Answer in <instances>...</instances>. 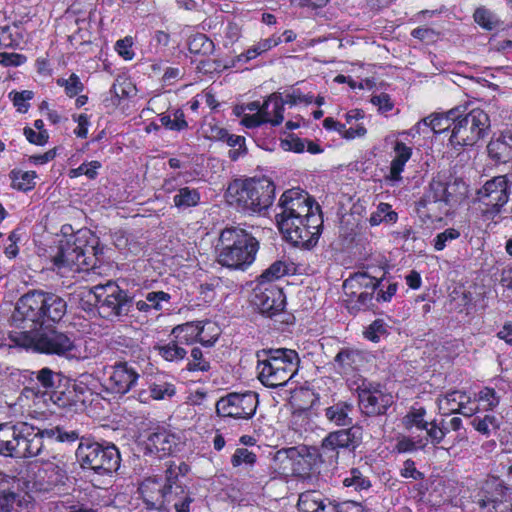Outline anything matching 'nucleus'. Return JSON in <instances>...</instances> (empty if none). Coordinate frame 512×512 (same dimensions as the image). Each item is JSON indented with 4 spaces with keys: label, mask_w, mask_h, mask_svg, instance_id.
<instances>
[{
    "label": "nucleus",
    "mask_w": 512,
    "mask_h": 512,
    "mask_svg": "<svg viewBox=\"0 0 512 512\" xmlns=\"http://www.w3.org/2000/svg\"><path fill=\"white\" fill-rule=\"evenodd\" d=\"M36 380L41 386L47 390L57 388L62 381V374L51 370L50 368H42L36 373Z\"/></svg>",
    "instance_id": "a18cd8bd"
},
{
    "label": "nucleus",
    "mask_w": 512,
    "mask_h": 512,
    "mask_svg": "<svg viewBox=\"0 0 512 512\" xmlns=\"http://www.w3.org/2000/svg\"><path fill=\"white\" fill-rule=\"evenodd\" d=\"M343 485L353 487L356 491L367 490L371 486L370 481L357 468L351 469L349 476L343 479Z\"/></svg>",
    "instance_id": "3c124183"
},
{
    "label": "nucleus",
    "mask_w": 512,
    "mask_h": 512,
    "mask_svg": "<svg viewBox=\"0 0 512 512\" xmlns=\"http://www.w3.org/2000/svg\"><path fill=\"white\" fill-rule=\"evenodd\" d=\"M10 178L14 189L28 191L35 186L36 173L34 171L12 170Z\"/></svg>",
    "instance_id": "a19ab883"
},
{
    "label": "nucleus",
    "mask_w": 512,
    "mask_h": 512,
    "mask_svg": "<svg viewBox=\"0 0 512 512\" xmlns=\"http://www.w3.org/2000/svg\"><path fill=\"white\" fill-rule=\"evenodd\" d=\"M387 333V325L381 319L375 320L365 331V337L373 342L379 341Z\"/></svg>",
    "instance_id": "774afa93"
},
{
    "label": "nucleus",
    "mask_w": 512,
    "mask_h": 512,
    "mask_svg": "<svg viewBox=\"0 0 512 512\" xmlns=\"http://www.w3.org/2000/svg\"><path fill=\"white\" fill-rule=\"evenodd\" d=\"M258 378L266 387L286 385L297 373L300 358L293 349L270 348L256 353Z\"/></svg>",
    "instance_id": "f03ea898"
},
{
    "label": "nucleus",
    "mask_w": 512,
    "mask_h": 512,
    "mask_svg": "<svg viewBox=\"0 0 512 512\" xmlns=\"http://www.w3.org/2000/svg\"><path fill=\"white\" fill-rule=\"evenodd\" d=\"M430 127L434 133H441L446 130L452 131V118L448 117V111L444 114H433L418 122L415 126L417 133H420L421 126Z\"/></svg>",
    "instance_id": "e433bc0d"
},
{
    "label": "nucleus",
    "mask_w": 512,
    "mask_h": 512,
    "mask_svg": "<svg viewBox=\"0 0 512 512\" xmlns=\"http://www.w3.org/2000/svg\"><path fill=\"white\" fill-rule=\"evenodd\" d=\"M41 441L44 438L56 439L58 442H75L79 439V434L75 430L67 431L60 426L40 429Z\"/></svg>",
    "instance_id": "37998d69"
},
{
    "label": "nucleus",
    "mask_w": 512,
    "mask_h": 512,
    "mask_svg": "<svg viewBox=\"0 0 512 512\" xmlns=\"http://www.w3.org/2000/svg\"><path fill=\"white\" fill-rule=\"evenodd\" d=\"M355 297V300L353 297L349 300V309L365 310L372 304L373 292L364 291L357 295L355 294Z\"/></svg>",
    "instance_id": "0e129e2a"
},
{
    "label": "nucleus",
    "mask_w": 512,
    "mask_h": 512,
    "mask_svg": "<svg viewBox=\"0 0 512 512\" xmlns=\"http://www.w3.org/2000/svg\"><path fill=\"white\" fill-rule=\"evenodd\" d=\"M94 249L93 245H87L86 239L78 234L60 242L52 262L60 273L66 270L79 271L91 265L89 259L95 255Z\"/></svg>",
    "instance_id": "f8f14e48"
},
{
    "label": "nucleus",
    "mask_w": 512,
    "mask_h": 512,
    "mask_svg": "<svg viewBox=\"0 0 512 512\" xmlns=\"http://www.w3.org/2000/svg\"><path fill=\"white\" fill-rule=\"evenodd\" d=\"M426 410L424 408H413L403 418V425L406 429L416 427L417 429L424 430L429 426V422L425 420Z\"/></svg>",
    "instance_id": "de8ad7c7"
},
{
    "label": "nucleus",
    "mask_w": 512,
    "mask_h": 512,
    "mask_svg": "<svg viewBox=\"0 0 512 512\" xmlns=\"http://www.w3.org/2000/svg\"><path fill=\"white\" fill-rule=\"evenodd\" d=\"M288 273L287 265L282 261H275L259 277L258 281L264 280L272 283Z\"/></svg>",
    "instance_id": "5fc2aeb1"
},
{
    "label": "nucleus",
    "mask_w": 512,
    "mask_h": 512,
    "mask_svg": "<svg viewBox=\"0 0 512 512\" xmlns=\"http://www.w3.org/2000/svg\"><path fill=\"white\" fill-rule=\"evenodd\" d=\"M9 97H11L14 106L17 108V110L21 113L27 112L29 108V104L27 103L28 100L32 99L33 92L24 90L21 92H10Z\"/></svg>",
    "instance_id": "e2e57ef3"
},
{
    "label": "nucleus",
    "mask_w": 512,
    "mask_h": 512,
    "mask_svg": "<svg viewBox=\"0 0 512 512\" xmlns=\"http://www.w3.org/2000/svg\"><path fill=\"white\" fill-rule=\"evenodd\" d=\"M474 21L484 30L493 31L498 29L502 21L495 12L485 6L478 7L473 14Z\"/></svg>",
    "instance_id": "58836bf2"
},
{
    "label": "nucleus",
    "mask_w": 512,
    "mask_h": 512,
    "mask_svg": "<svg viewBox=\"0 0 512 512\" xmlns=\"http://www.w3.org/2000/svg\"><path fill=\"white\" fill-rule=\"evenodd\" d=\"M17 346L32 348L41 353L58 355L67 359L85 358L76 343L74 334L56 328L34 332L32 335H22Z\"/></svg>",
    "instance_id": "39448f33"
},
{
    "label": "nucleus",
    "mask_w": 512,
    "mask_h": 512,
    "mask_svg": "<svg viewBox=\"0 0 512 512\" xmlns=\"http://www.w3.org/2000/svg\"><path fill=\"white\" fill-rule=\"evenodd\" d=\"M201 329L198 325L192 323H186L182 326H177L172 330V334L176 340L171 341L164 345L156 347L159 354L167 361H178L185 358L187 351L182 346L183 343L189 344L190 340H193L200 336Z\"/></svg>",
    "instance_id": "6ab92c4d"
},
{
    "label": "nucleus",
    "mask_w": 512,
    "mask_h": 512,
    "mask_svg": "<svg viewBox=\"0 0 512 512\" xmlns=\"http://www.w3.org/2000/svg\"><path fill=\"white\" fill-rule=\"evenodd\" d=\"M361 361L362 355L359 350L345 347L336 354L333 365L338 373L345 375L354 371Z\"/></svg>",
    "instance_id": "c85d7f7f"
},
{
    "label": "nucleus",
    "mask_w": 512,
    "mask_h": 512,
    "mask_svg": "<svg viewBox=\"0 0 512 512\" xmlns=\"http://www.w3.org/2000/svg\"><path fill=\"white\" fill-rule=\"evenodd\" d=\"M217 261L220 265L234 270L247 269L256 258L258 240L246 230L229 227L221 231Z\"/></svg>",
    "instance_id": "f257e3e1"
},
{
    "label": "nucleus",
    "mask_w": 512,
    "mask_h": 512,
    "mask_svg": "<svg viewBox=\"0 0 512 512\" xmlns=\"http://www.w3.org/2000/svg\"><path fill=\"white\" fill-rule=\"evenodd\" d=\"M470 402L471 398L465 392L454 390L439 399V409L444 414L457 413L461 406Z\"/></svg>",
    "instance_id": "72a5a7b5"
},
{
    "label": "nucleus",
    "mask_w": 512,
    "mask_h": 512,
    "mask_svg": "<svg viewBox=\"0 0 512 512\" xmlns=\"http://www.w3.org/2000/svg\"><path fill=\"white\" fill-rule=\"evenodd\" d=\"M57 85L63 87L65 94L70 98L77 96L84 90V84L75 73H72L67 79L59 78Z\"/></svg>",
    "instance_id": "8fccbe9b"
},
{
    "label": "nucleus",
    "mask_w": 512,
    "mask_h": 512,
    "mask_svg": "<svg viewBox=\"0 0 512 512\" xmlns=\"http://www.w3.org/2000/svg\"><path fill=\"white\" fill-rule=\"evenodd\" d=\"M427 446L426 438H419L414 440L413 438L403 436L398 439L395 450L398 453L414 452L418 449H424Z\"/></svg>",
    "instance_id": "603ef678"
},
{
    "label": "nucleus",
    "mask_w": 512,
    "mask_h": 512,
    "mask_svg": "<svg viewBox=\"0 0 512 512\" xmlns=\"http://www.w3.org/2000/svg\"><path fill=\"white\" fill-rule=\"evenodd\" d=\"M214 43L205 34H197L189 40L191 53L208 55L212 53Z\"/></svg>",
    "instance_id": "09e8293b"
},
{
    "label": "nucleus",
    "mask_w": 512,
    "mask_h": 512,
    "mask_svg": "<svg viewBox=\"0 0 512 512\" xmlns=\"http://www.w3.org/2000/svg\"><path fill=\"white\" fill-rule=\"evenodd\" d=\"M43 304V320L58 322L66 314V301L56 294L43 292Z\"/></svg>",
    "instance_id": "c756f323"
},
{
    "label": "nucleus",
    "mask_w": 512,
    "mask_h": 512,
    "mask_svg": "<svg viewBox=\"0 0 512 512\" xmlns=\"http://www.w3.org/2000/svg\"><path fill=\"white\" fill-rule=\"evenodd\" d=\"M393 404V396L379 389H362L359 392V406L367 416H377L386 413Z\"/></svg>",
    "instance_id": "5701e85b"
},
{
    "label": "nucleus",
    "mask_w": 512,
    "mask_h": 512,
    "mask_svg": "<svg viewBox=\"0 0 512 512\" xmlns=\"http://www.w3.org/2000/svg\"><path fill=\"white\" fill-rule=\"evenodd\" d=\"M191 358L187 365L189 371L206 372L210 369V363L204 358L203 352L199 347H194L191 350Z\"/></svg>",
    "instance_id": "4d7b16f0"
},
{
    "label": "nucleus",
    "mask_w": 512,
    "mask_h": 512,
    "mask_svg": "<svg viewBox=\"0 0 512 512\" xmlns=\"http://www.w3.org/2000/svg\"><path fill=\"white\" fill-rule=\"evenodd\" d=\"M337 449L355 451L361 443L360 428L351 425L344 429L331 431L325 436Z\"/></svg>",
    "instance_id": "a878e982"
},
{
    "label": "nucleus",
    "mask_w": 512,
    "mask_h": 512,
    "mask_svg": "<svg viewBox=\"0 0 512 512\" xmlns=\"http://www.w3.org/2000/svg\"><path fill=\"white\" fill-rule=\"evenodd\" d=\"M101 168L99 161H91L89 163H82L79 167L69 171L70 178H76L81 175L87 176L89 179H95L98 175V170Z\"/></svg>",
    "instance_id": "6e6d98bb"
},
{
    "label": "nucleus",
    "mask_w": 512,
    "mask_h": 512,
    "mask_svg": "<svg viewBox=\"0 0 512 512\" xmlns=\"http://www.w3.org/2000/svg\"><path fill=\"white\" fill-rule=\"evenodd\" d=\"M256 454L249 451L247 448H237L231 457V464L234 467L246 465L251 467L256 462Z\"/></svg>",
    "instance_id": "13d9d810"
},
{
    "label": "nucleus",
    "mask_w": 512,
    "mask_h": 512,
    "mask_svg": "<svg viewBox=\"0 0 512 512\" xmlns=\"http://www.w3.org/2000/svg\"><path fill=\"white\" fill-rule=\"evenodd\" d=\"M278 207L280 211L275 216L276 222L321 212L319 205L314 206V200L309 194L299 188L285 191L280 197Z\"/></svg>",
    "instance_id": "2eb2a0df"
},
{
    "label": "nucleus",
    "mask_w": 512,
    "mask_h": 512,
    "mask_svg": "<svg viewBox=\"0 0 512 512\" xmlns=\"http://www.w3.org/2000/svg\"><path fill=\"white\" fill-rule=\"evenodd\" d=\"M472 425L474 428L484 435L490 434V428L497 429L499 427V423L495 416L486 415L484 418H475L472 421Z\"/></svg>",
    "instance_id": "680f3d73"
},
{
    "label": "nucleus",
    "mask_w": 512,
    "mask_h": 512,
    "mask_svg": "<svg viewBox=\"0 0 512 512\" xmlns=\"http://www.w3.org/2000/svg\"><path fill=\"white\" fill-rule=\"evenodd\" d=\"M51 399L58 407L73 411L82 409L85 403V400L77 394V385H73V389L66 391H54Z\"/></svg>",
    "instance_id": "2f4dec72"
},
{
    "label": "nucleus",
    "mask_w": 512,
    "mask_h": 512,
    "mask_svg": "<svg viewBox=\"0 0 512 512\" xmlns=\"http://www.w3.org/2000/svg\"><path fill=\"white\" fill-rule=\"evenodd\" d=\"M468 188L466 183L459 178L446 183V202L450 211L467 196Z\"/></svg>",
    "instance_id": "c9c22d12"
},
{
    "label": "nucleus",
    "mask_w": 512,
    "mask_h": 512,
    "mask_svg": "<svg viewBox=\"0 0 512 512\" xmlns=\"http://www.w3.org/2000/svg\"><path fill=\"white\" fill-rule=\"evenodd\" d=\"M277 226L284 238L294 246L313 248L321 235L323 218L321 212L305 217L281 219Z\"/></svg>",
    "instance_id": "9d476101"
},
{
    "label": "nucleus",
    "mask_w": 512,
    "mask_h": 512,
    "mask_svg": "<svg viewBox=\"0 0 512 512\" xmlns=\"http://www.w3.org/2000/svg\"><path fill=\"white\" fill-rule=\"evenodd\" d=\"M275 197L274 183L263 178L236 179L226 191V198L231 205L243 212L261 213L269 208Z\"/></svg>",
    "instance_id": "7ed1b4c3"
},
{
    "label": "nucleus",
    "mask_w": 512,
    "mask_h": 512,
    "mask_svg": "<svg viewBox=\"0 0 512 512\" xmlns=\"http://www.w3.org/2000/svg\"><path fill=\"white\" fill-rule=\"evenodd\" d=\"M448 117L452 118V145H474L484 136L490 125L488 114L479 108L466 112L465 107H455L448 111Z\"/></svg>",
    "instance_id": "6e6552de"
},
{
    "label": "nucleus",
    "mask_w": 512,
    "mask_h": 512,
    "mask_svg": "<svg viewBox=\"0 0 512 512\" xmlns=\"http://www.w3.org/2000/svg\"><path fill=\"white\" fill-rule=\"evenodd\" d=\"M394 151L396 156L391 162L389 178L392 181H399L401 180V173L404 166L412 155V150L403 142H396Z\"/></svg>",
    "instance_id": "473e14b6"
},
{
    "label": "nucleus",
    "mask_w": 512,
    "mask_h": 512,
    "mask_svg": "<svg viewBox=\"0 0 512 512\" xmlns=\"http://www.w3.org/2000/svg\"><path fill=\"white\" fill-rule=\"evenodd\" d=\"M487 152L495 162L506 163L512 158V134L502 133L487 145Z\"/></svg>",
    "instance_id": "bb28decb"
},
{
    "label": "nucleus",
    "mask_w": 512,
    "mask_h": 512,
    "mask_svg": "<svg viewBox=\"0 0 512 512\" xmlns=\"http://www.w3.org/2000/svg\"><path fill=\"white\" fill-rule=\"evenodd\" d=\"M354 405L348 401H337L324 409L326 421L336 427H349L353 425Z\"/></svg>",
    "instance_id": "393cba45"
},
{
    "label": "nucleus",
    "mask_w": 512,
    "mask_h": 512,
    "mask_svg": "<svg viewBox=\"0 0 512 512\" xmlns=\"http://www.w3.org/2000/svg\"><path fill=\"white\" fill-rule=\"evenodd\" d=\"M200 199L201 196L198 189L184 186L178 188L177 193L173 196V203L178 209L184 210L197 206L200 203Z\"/></svg>",
    "instance_id": "f704fd0d"
},
{
    "label": "nucleus",
    "mask_w": 512,
    "mask_h": 512,
    "mask_svg": "<svg viewBox=\"0 0 512 512\" xmlns=\"http://www.w3.org/2000/svg\"><path fill=\"white\" fill-rule=\"evenodd\" d=\"M325 497L314 490L301 493L298 499V509L300 512H318L320 511Z\"/></svg>",
    "instance_id": "4c0bfd02"
},
{
    "label": "nucleus",
    "mask_w": 512,
    "mask_h": 512,
    "mask_svg": "<svg viewBox=\"0 0 512 512\" xmlns=\"http://www.w3.org/2000/svg\"><path fill=\"white\" fill-rule=\"evenodd\" d=\"M284 99L281 93H273L265 101L260 108V113L266 123L277 126L283 122L284 119Z\"/></svg>",
    "instance_id": "cd10ccee"
},
{
    "label": "nucleus",
    "mask_w": 512,
    "mask_h": 512,
    "mask_svg": "<svg viewBox=\"0 0 512 512\" xmlns=\"http://www.w3.org/2000/svg\"><path fill=\"white\" fill-rule=\"evenodd\" d=\"M317 462L321 461L330 466H336L339 459V449L334 446L326 437L321 441L319 448H316Z\"/></svg>",
    "instance_id": "79ce46f5"
},
{
    "label": "nucleus",
    "mask_w": 512,
    "mask_h": 512,
    "mask_svg": "<svg viewBox=\"0 0 512 512\" xmlns=\"http://www.w3.org/2000/svg\"><path fill=\"white\" fill-rule=\"evenodd\" d=\"M275 461L283 473L305 477L317 463L316 448L303 445L281 449L277 451Z\"/></svg>",
    "instance_id": "ddd939ff"
},
{
    "label": "nucleus",
    "mask_w": 512,
    "mask_h": 512,
    "mask_svg": "<svg viewBox=\"0 0 512 512\" xmlns=\"http://www.w3.org/2000/svg\"><path fill=\"white\" fill-rule=\"evenodd\" d=\"M418 212L430 219L441 220L443 216L450 214L449 205L446 202V183L433 180L428 190L417 203Z\"/></svg>",
    "instance_id": "dca6fc26"
},
{
    "label": "nucleus",
    "mask_w": 512,
    "mask_h": 512,
    "mask_svg": "<svg viewBox=\"0 0 512 512\" xmlns=\"http://www.w3.org/2000/svg\"><path fill=\"white\" fill-rule=\"evenodd\" d=\"M281 43L280 36H271L266 39H261L252 47L247 49L245 52L237 55L233 60V65L235 66L237 63H248L249 61L257 58L258 56L266 53L273 47L279 45Z\"/></svg>",
    "instance_id": "7c9ffc66"
},
{
    "label": "nucleus",
    "mask_w": 512,
    "mask_h": 512,
    "mask_svg": "<svg viewBox=\"0 0 512 512\" xmlns=\"http://www.w3.org/2000/svg\"><path fill=\"white\" fill-rule=\"evenodd\" d=\"M22 39L23 35L20 32L19 26L17 24L0 27V47L15 48L19 46Z\"/></svg>",
    "instance_id": "ea45409f"
},
{
    "label": "nucleus",
    "mask_w": 512,
    "mask_h": 512,
    "mask_svg": "<svg viewBox=\"0 0 512 512\" xmlns=\"http://www.w3.org/2000/svg\"><path fill=\"white\" fill-rule=\"evenodd\" d=\"M358 507L353 502L338 503L325 498L324 503L318 512H357Z\"/></svg>",
    "instance_id": "052dcab7"
},
{
    "label": "nucleus",
    "mask_w": 512,
    "mask_h": 512,
    "mask_svg": "<svg viewBox=\"0 0 512 512\" xmlns=\"http://www.w3.org/2000/svg\"><path fill=\"white\" fill-rule=\"evenodd\" d=\"M481 508H492L488 512H511L512 505L507 500L486 497L479 501Z\"/></svg>",
    "instance_id": "bf43d9fd"
},
{
    "label": "nucleus",
    "mask_w": 512,
    "mask_h": 512,
    "mask_svg": "<svg viewBox=\"0 0 512 512\" xmlns=\"http://www.w3.org/2000/svg\"><path fill=\"white\" fill-rule=\"evenodd\" d=\"M15 478L0 473V512H28V502L15 491Z\"/></svg>",
    "instance_id": "4be33fe9"
},
{
    "label": "nucleus",
    "mask_w": 512,
    "mask_h": 512,
    "mask_svg": "<svg viewBox=\"0 0 512 512\" xmlns=\"http://www.w3.org/2000/svg\"><path fill=\"white\" fill-rule=\"evenodd\" d=\"M43 447L39 428L27 422L0 424V455L33 458L41 454Z\"/></svg>",
    "instance_id": "20e7f679"
},
{
    "label": "nucleus",
    "mask_w": 512,
    "mask_h": 512,
    "mask_svg": "<svg viewBox=\"0 0 512 512\" xmlns=\"http://www.w3.org/2000/svg\"><path fill=\"white\" fill-rule=\"evenodd\" d=\"M425 430L434 445L441 443L449 432V428L438 425L436 421L429 422V426Z\"/></svg>",
    "instance_id": "69168bd1"
},
{
    "label": "nucleus",
    "mask_w": 512,
    "mask_h": 512,
    "mask_svg": "<svg viewBox=\"0 0 512 512\" xmlns=\"http://www.w3.org/2000/svg\"><path fill=\"white\" fill-rule=\"evenodd\" d=\"M164 489H166V479L164 482L157 478L149 477L140 485V493L147 508L162 510Z\"/></svg>",
    "instance_id": "b1692460"
},
{
    "label": "nucleus",
    "mask_w": 512,
    "mask_h": 512,
    "mask_svg": "<svg viewBox=\"0 0 512 512\" xmlns=\"http://www.w3.org/2000/svg\"><path fill=\"white\" fill-rule=\"evenodd\" d=\"M460 236V232L454 228H448L443 232L439 233L434 240V248L437 251H441L446 247L447 242L457 239Z\"/></svg>",
    "instance_id": "338daca9"
},
{
    "label": "nucleus",
    "mask_w": 512,
    "mask_h": 512,
    "mask_svg": "<svg viewBox=\"0 0 512 512\" xmlns=\"http://www.w3.org/2000/svg\"><path fill=\"white\" fill-rule=\"evenodd\" d=\"M178 445V437L164 428H157L147 434L140 442L145 455H154L163 458L174 452Z\"/></svg>",
    "instance_id": "412c9836"
},
{
    "label": "nucleus",
    "mask_w": 512,
    "mask_h": 512,
    "mask_svg": "<svg viewBox=\"0 0 512 512\" xmlns=\"http://www.w3.org/2000/svg\"><path fill=\"white\" fill-rule=\"evenodd\" d=\"M192 494L179 481L177 468L169 466L166 470V489H164L163 509L172 506L176 512H190Z\"/></svg>",
    "instance_id": "a211bd4d"
},
{
    "label": "nucleus",
    "mask_w": 512,
    "mask_h": 512,
    "mask_svg": "<svg viewBox=\"0 0 512 512\" xmlns=\"http://www.w3.org/2000/svg\"><path fill=\"white\" fill-rule=\"evenodd\" d=\"M82 300L97 307L99 315L107 320H119L128 315L132 307V298L127 291L121 289L115 282L108 281L84 291Z\"/></svg>",
    "instance_id": "423d86ee"
},
{
    "label": "nucleus",
    "mask_w": 512,
    "mask_h": 512,
    "mask_svg": "<svg viewBox=\"0 0 512 512\" xmlns=\"http://www.w3.org/2000/svg\"><path fill=\"white\" fill-rule=\"evenodd\" d=\"M43 291L33 290L20 297L12 313L9 339L16 346L20 336L32 335L43 323Z\"/></svg>",
    "instance_id": "0eeeda50"
},
{
    "label": "nucleus",
    "mask_w": 512,
    "mask_h": 512,
    "mask_svg": "<svg viewBox=\"0 0 512 512\" xmlns=\"http://www.w3.org/2000/svg\"><path fill=\"white\" fill-rule=\"evenodd\" d=\"M150 395L154 400H164L175 395L176 389L172 383L158 380L149 385Z\"/></svg>",
    "instance_id": "49530a36"
},
{
    "label": "nucleus",
    "mask_w": 512,
    "mask_h": 512,
    "mask_svg": "<svg viewBox=\"0 0 512 512\" xmlns=\"http://www.w3.org/2000/svg\"><path fill=\"white\" fill-rule=\"evenodd\" d=\"M511 186L512 173H509L492 177L477 190L476 200L484 219L494 220L501 213L509 200Z\"/></svg>",
    "instance_id": "9b49d317"
},
{
    "label": "nucleus",
    "mask_w": 512,
    "mask_h": 512,
    "mask_svg": "<svg viewBox=\"0 0 512 512\" xmlns=\"http://www.w3.org/2000/svg\"><path fill=\"white\" fill-rule=\"evenodd\" d=\"M108 389L120 395H124L132 390L140 377L134 364L129 362H117L112 365L108 371Z\"/></svg>",
    "instance_id": "aec40b11"
},
{
    "label": "nucleus",
    "mask_w": 512,
    "mask_h": 512,
    "mask_svg": "<svg viewBox=\"0 0 512 512\" xmlns=\"http://www.w3.org/2000/svg\"><path fill=\"white\" fill-rule=\"evenodd\" d=\"M258 403L255 392L229 393L217 401L216 412L222 417L248 420L254 416Z\"/></svg>",
    "instance_id": "4468645a"
},
{
    "label": "nucleus",
    "mask_w": 512,
    "mask_h": 512,
    "mask_svg": "<svg viewBox=\"0 0 512 512\" xmlns=\"http://www.w3.org/2000/svg\"><path fill=\"white\" fill-rule=\"evenodd\" d=\"M81 467L101 475H111L120 467V453L113 444L103 446L89 439H81L76 450Z\"/></svg>",
    "instance_id": "1a4fd4ad"
},
{
    "label": "nucleus",
    "mask_w": 512,
    "mask_h": 512,
    "mask_svg": "<svg viewBox=\"0 0 512 512\" xmlns=\"http://www.w3.org/2000/svg\"><path fill=\"white\" fill-rule=\"evenodd\" d=\"M251 303L260 313L271 317L284 309L285 295L277 285L260 280L252 291Z\"/></svg>",
    "instance_id": "f3484780"
},
{
    "label": "nucleus",
    "mask_w": 512,
    "mask_h": 512,
    "mask_svg": "<svg viewBox=\"0 0 512 512\" xmlns=\"http://www.w3.org/2000/svg\"><path fill=\"white\" fill-rule=\"evenodd\" d=\"M232 149L229 151V158L232 161L238 160L247 154L245 138L243 136L231 134L225 141Z\"/></svg>",
    "instance_id": "864d4df0"
},
{
    "label": "nucleus",
    "mask_w": 512,
    "mask_h": 512,
    "mask_svg": "<svg viewBox=\"0 0 512 512\" xmlns=\"http://www.w3.org/2000/svg\"><path fill=\"white\" fill-rule=\"evenodd\" d=\"M398 214L391 210V205L387 203H380L376 210L371 214L369 223L372 226H377L380 223L393 224L397 221Z\"/></svg>",
    "instance_id": "c03bdc74"
}]
</instances>
